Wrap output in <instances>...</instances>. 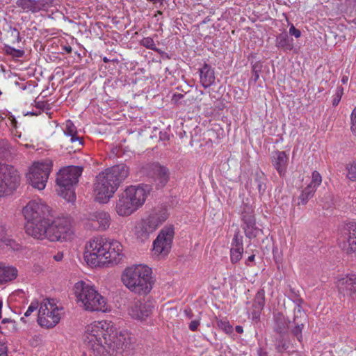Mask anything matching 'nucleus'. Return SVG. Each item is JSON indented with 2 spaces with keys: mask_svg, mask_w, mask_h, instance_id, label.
Listing matches in <instances>:
<instances>
[{
  "mask_svg": "<svg viewBox=\"0 0 356 356\" xmlns=\"http://www.w3.org/2000/svg\"><path fill=\"white\" fill-rule=\"evenodd\" d=\"M1 95V91L0 90V95Z\"/></svg>",
  "mask_w": 356,
  "mask_h": 356,
  "instance_id": "obj_63",
  "label": "nucleus"
},
{
  "mask_svg": "<svg viewBox=\"0 0 356 356\" xmlns=\"http://www.w3.org/2000/svg\"><path fill=\"white\" fill-rule=\"evenodd\" d=\"M235 330L237 333L241 334L243 332V327L241 325H237L235 327Z\"/></svg>",
  "mask_w": 356,
  "mask_h": 356,
  "instance_id": "obj_56",
  "label": "nucleus"
},
{
  "mask_svg": "<svg viewBox=\"0 0 356 356\" xmlns=\"http://www.w3.org/2000/svg\"><path fill=\"white\" fill-rule=\"evenodd\" d=\"M122 284L131 292L147 295L152 289V269L145 264H133L121 274Z\"/></svg>",
  "mask_w": 356,
  "mask_h": 356,
  "instance_id": "obj_4",
  "label": "nucleus"
},
{
  "mask_svg": "<svg viewBox=\"0 0 356 356\" xmlns=\"http://www.w3.org/2000/svg\"><path fill=\"white\" fill-rule=\"evenodd\" d=\"M261 310H259L258 309L255 308L254 309V312H252V320L255 321L256 322L259 320L260 316V312Z\"/></svg>",
  "mask_w": 356,
  "mask_h": 356,
  "instance_id": "obj_52",
  "label": "nucleus"
},
{
  "mask_svg": "<svg viewBox=\"0 0 356 356\" xmlns=\"http://www.w3.org/2000/svg\"><path fill=\"white\" fill-rule=\"evenodd\" d=\"M351 131L356 136V107L354 108V110L352 112L351 114Z\"/></svg>",
  "mask_w": 356,
  "mask_h": 356,
  "instance_id": "obj_46",
  "label": "nucleus"
},
{
  "mask_svg": "<svg viewBox=\"0 0 356 356\" xmlns=\"http://www.w3.org/2000/svg\"><path fill=\"white\" fill-rule=\"evenodd\" d=\"M123 257V246L116 240L95 236L85 245L83 258L92 267L113 266L120 264Z\"/></svg>",
  "mask_w": 356,
  "mask_h": 356,
  "instance_id": "obj_2",
  "label": "nucleus"
},
{
  "mask_svg": "<svg viewBox=\"0 0 356 356\" xmlns=\"http://www.w3.org/2000/svg\"><path fill=\"white\" fill-rule=\"evenodd\" d=\"M265 304V297L264 290L259 291L254 298V306L259 310H262Z\"/></svg>",
  "mask_w": 356,
  "mask_h": 356,
  "instance_id": "obj_35",
  "label": "nucleus"
},
{
  "mask_svg": "<svg viewBox=\"0 0 356 356\" xmlns=\"http://www.w3.org/2000/svg\"><path fill=\"white\" fill-rule=\"evenodd\" d=\"M340 245L347 253L356 252V222L344 224L341 229Z\"/></svg>",
  "mask_w": 356,
  "mask_h": 356,
  "instance_id": "obj_16",
  "label": "nucleus"
},
{
  "mask_svg": "<svg viewBox=\"0 0 356 356\" xmlns=\"http://www.w3.org/2000/svg\"><path fill=\"white\" fill-rule=\"evenodd\" d=\"M140 44L143 47H145L147 49H152V50H155L156 49V44H155L154 40L150 37L144 38L141 40Z\"/></svg>",
  "mask_w": 356,
  "mask_h": 356,
  "instance_id": "obj_42",
  "label": "nucleus"
},
{
  "mask_svg": "<svg viewBox=\"0 0 356 356\" xmlns=\"http://www.w3.org/2000/svg\"><path fill=\"white\" fill-rule=\"evenodd\" d=\"M254 225H255L254 219L252 216H250L248 222L246 221V227H248V228L252 227V228Z\"/></svg>",
  "mask_w": 356,
  "mask_h": 356,
  "instance_id": "obj_53",
  "label": "nucleus"
},
{
  "mask_svg": "<svg viewBox=\"0 0 356 356\" xmlns=\"http://www.w3.org/2000/svg\"><path fill=\"white\" fill-rule=\"evenodd\" d=\"M152 177L158 187L162 188L168 183L170 179V172L167 167L159 163L152 165Z\"/></svg>",
  "mask_w": 356,
  "mask_h": 356,
  "instance_id": "obj_21",
  "label": "nucleus"
},
{
  "mask_svg": "<svg viewBox=\"0 0 356 356\" xmlns=\"http://www.w3.org/2000/svg\"><path fill=\"white\" fill-rule=\"evenodd\" d=\"M77 304L88 312H108L111 307L107 299L96 289L95 286L84 281H79L74 286Z\"/></svg>",
  "mask_w": 356,
  "mask_h": 356,
  "instance_id": "obj_5",
  "label": "nucleus"
},
{
  "mask_svg": "<svg viewBox=\"0 0 356 356\" xmlns=\"http://www.w3.org/2000/svg\"><path fill=\"white\" fill-rule=\"evenodd\" d=\"M129 173V169L124 164L114 165L99 173L94 184L95 201L101 204L108 202Z\"/></svg>",
  "mask_w": 356,
  "mask_h": 356,
  "instance_id": "obj_3",
  "label": "nucleus"
},
{
  "mask_svg": "<svg viewBox=\"0 0 356 356\" xmlns=\"http://www.w3.org/2000/svg\"><path fill=\"white\" fill-rule=\"evenodd\" d=\"M63 307L54 299L45 298L40 303L38 312V323L44 327L51 328L60 321Z\"/></svg>",
  "mask_w": 356,
  "mask_h": 356,
  "instance_id": "obj_10",
  "label": "nucleus"
},
{
  "mask_svg": "<svg viewBox=\"0 0 356 356\" xmlns=\"http://www.w3.org/2000/svg\"><path fill=\"white\" fill-rule=\"evenodd\" d=\"M289 323V321L286 320L283 315L279 314L275 318V331L278 334H286Z\"/></svg>",
  "mask_w": 356,
  "mask_h": 356,
  "instance_id": "obj_28",
  "label": "nucleus"
},
{
  "mask_svg": "<svg viewBox=\"0 0 356 356\" xmlns=\"http://www.w3.org/2000/svg\"><path fill=\"white\" fill-rule=\"evenodd\" d=\"M0 356H7V347L0 341Z\"/></svg>",
  "mask_w": 356,
  "mask_h": 356,
  "instance_id": "obj_51",
  "label": "nucleus"
},
{
  "mask_svg": "<svg viewBox=\"0 0 356 356\" xmlns=\"http://www.w3.org/2000/svg\"><path fill=\"white\" fill-rule=\"evenodd\" d=\"M200 324V318L199 317L197 319L191 321V322L189 323V325H188L189 329L193 332L196 331L197 330Z\"/></svg>",
  "mask_w": 356,
  "mask_h": 356,
  "instance_id": "obj_49",
  "label": "nucleus"
},
{
  "mask_svg": "<svg viewBox=\"0 0 356 356\" xmlns=\"http://www.w3.org/2000/svg\"><path fill=\"white\" fill-rule=\"evenodd\" d=\"M266 180L265 175L261 171H257L254 175V182L257 184V187L260 193H262L266 190Z\"/></svg>",
  "mask_w": 356,
  "mask_h": 356,
  "instance_id": "obj_32",
  "label": "nucleus"
},
{
  "mask_svg": "<svg viewBox=\"0 0 356 356\" xmlns=\"http://www.w3.org/2000/svg\"><path fill=\"white\" fill-rule=\"evenodd\" d=\"M82 168L78 166H68L57 174L56 189L58 194L67 202H73L76 199L74 186L78 182Z\"/></svg>",
  "mask_w": 356,
  "mask_h": 356,
  "instance_id": "obj_8",
  "label": "nucleus"
},
{
  "mask_svg": "<svg viewBox=\"0 0 356 356\" xmlns=\"http://www.w3.org/2000/svg\"><path fill=\"white\" fill-rule=\"evenodd\" d=\"M217 324L227 334H232L234 332V328L228 321L220 320L217 322Z\"/></svg>",
  "mask_w": 356,
  "mask_h": 356,
  "instance_id": "obj_40",
  "label": "nucleus"
},
{
  "mask_svg": "<svg viewBox=\"0 0 356 356\" xmlns=\"http://www.w3.org/2000/svg\"><path fill=\"white\" fill-rule=\"evenodd\" d=\"M63 49L67 52V53H71L72 51V48L70 47V46H65L63 47Z\"/></svg>",
  "mask_w": 356,
  "mask_h": 356,
  "instance_id": "obj_57",
  "label": "nucleus"
},
{
  "mask_svg": "<svg viewBox=\"0 0 356 356\" xmlns=\"http://www.w3.org/2000/svg\"><path fill=\"white\" fill-rule=\"evenodd\" d=\"M321 182L322 177L320 173L317 171H314L312 175L311 182L305 188L298 197V204H306L308 200L314 196L317 187L321 185Z\"/></svg>",
  "mask_w": 356,
  "mask_h": 356,
  "instance_id": "obj_18",
  "label": "nucleus"
},
{
  "mask_svg": "<svg viewBox=\"0 0 356 356\" xmlns=\"http://www.w3.org/2000/svg\"><path fill=\"white\" fill-rule=\"evenodd\" d=\"M337 287L341 293L350 296L353 300H356L355 275L339 279L337 281Z\"/></svg>",
  "mask_w": 356,
  "mask_h": 356,
  "instance_id": "obj_19",
  "label": "nucleus"
},
{
  "mask_svg": "<svg viewBox=\"0 0 356 356\" xmlns=\"http://www.w3.org/2000/svg\"><path fill=\"white\" fill-rule=\"evenodd\" d=\"M258 355L259 356H268L267 353L263 352L261 349L258 350Z\"/></svg>",
  "mask_w": 356,
  "mask_h": 356,
  "instance_id": "obj_59",
  "label": "nucleus"
},
{
  "mask_svg": "<svg viewBox=\"0 0 356 356\" xmlns=\"http://www.w3.org/2000/svg\"><path fill=\"white\" fill-rule=\"evenodd\" d=\"M275 46L284 51H291L294 48L293 39L286 33H280L276 37Z\"/></svg>",
  "mask_w": 356,
  "mask_h": 356,
  "instance_id": "obj_25",
  "label": "nucleus"
},
{
  "mask_svg": "<svg viewBox=\"0 0 356 356\" xmlns=\"http://www.w3.org/2000/svg\"><path fill=\"white\" fill-rule=\"evenodd\" d=\"M35 106L37 108L42 111L49 109V104L44 101L35 102Z\"/></svg>",
  "mask_w": 356,
  "mask_h": 356,
  "instance_id": "obj_48",
  "label": "nucleus"
},
{
  "mask_svg": "<svg viewBox=\"0 0 356 356\" xmlns=\"http://www.w3.org/2000/svg\"><path fill=\"white\" fill-rule=\"evenodd\" d=\"M348 76L346 75L343 76V77L341 78V82L343 84H346L348 83Z\"/></svg>",
  "mask_w": 356,
  "mask_h": 356,
  "instance_id": "obj_58",
  "label": "nucleus"
},
{
  "mask_svg": "<svg viewBox=\"0 0 356 356\" xmlns=\"http://www.w3.org/2000/svg\"><path fill=\"white\" fill-rule=\"evenodd\" d=\"M288 159L286 154L283 151H276L272 154V164L280 177L286 175Z\"/></svg>",
  "mask_w": 356,
  "mask_h": 356,
  "instance_id": "obj_23",
  "label": "nucleus"
},
{
  "mask_svg": "<svg viewBox=\"0 0 356 356\" xmlns=\"http://www.w3.org/2000/svg\"><path fill=\"white\" fill-rule=\"evenodd\" d=\"M289 33L291 35L294 36L296 38H298L301 36V31L299 29H297L293 24H291Z\"/></svg>",
  "mask_w": 356,
  "mask_h": 356,
  "instance_id": "obj_47",
  "label": "nucleus"
},
{
  "mask_svg": "<svg viewBox=\"0 0 356 356\" xmlns=\"http://www.w3.org/2000/svg\"><path fill=\"white\" fill-rule=\"evenodd\" d=\"M4 243L13 250H17V244L7 235V229L4 225H0V243Z\"/></svg>",
  "mask_w": 356,
  "mask_h": 356,
  "instance_id": "obj_30",
  "label": "nucleus"
},
{
  "mask_svg": "<svg viewBox=\"0 0 356 356\" xmlns=\"http://www.w3.org/2000/svg\"><path fill=\"white\" fill-rule=\"evenodd\" d=\"M63 254L62 252H58L56 254H55L54 256V259L56 261H60L63 259Z\"/></svg>",
  "mask_w": 356,
  "mask_h": 356,
  "instance_id": "obj_54",
  "label": "nucleus"
},
{
  "mask_svg": "<svg viewBox=\"0 0 356 356\" xmlns=\"http://www.w3.org/2000/svg\"><path fill=\"white\" fill-rule=\"evenodd\" d=\"M347 177L351 181H356V162H353L347 166Z\"/></svg>",
  "mask_w": 356,
  "mask_h": 356,
  "instance_id": "obj_41",
  "label": "nucleus"
},
{
  "mask_svg": "<svg viewBox=\"0 0 356 356\" xmlns=\"http://www.w3.org/2000/svg\"><path fill=\"white\" fill-rule=\"evenodd\" d=\"M10 146L7 140H0V159L8 156L10 153Z\"/></svg>",
  "mask_w": 356,
  "mask_h": 356,
  "instance_id": "obj_38",
  "label": "nucleus"
},
{
  "mask_svg": "<svg viewBox=\"0 0 356 356\" xmlns=\"http://www.w3.org/2000/svg\"><path fill=\"white\" fill-rule=\"evenodd\" d=\"M307 321V314L302 311L300 305H298L294 309L293 322L298 321L304 322Z\"/></svg>",
  "mask_w": 356,
  "mask_h": 356,
  "instance_id": "obj_34",
  "label": "nucleus"
},
{
  "mask_svg": "<svg viewBox=\"0 0 356 356\" xmlns=\"http://www.w3.org/2000/svg\"><path fill=\"white\" fill-rule=\"evenodd\" d=\"M111 216L106 211L99 210L88 213L84 218L86 229L94 231H105L111 225Z\"/></svg>",
  "mask_w": 356,
  "mask_h": 356,
  "instance_id": "obj_15",
  "label": "nucleus"
},
{
  "mask_svg": "<svg viewBox=\"0 0 356 356\" xmlns=\"http://www.w3.org/2000/svg\"><path fill=\"white\" fill-rule=\"evenodd\" d=\"M29 114L31 115H38V113H33V112L27 113L26 115H29Z\"/></svg>",
  "mask_w": 356,
  "mask_h": 356,
  "instance_id": "obj_61",
  "label": "nucleus"
},
{
  "mask_svg": "<svg viewBox=\"0 0 356 356\" xmlns=\"http://www.w3.org/2000/svg\"><path fill=\"white\" fill-rule=\"evenodd\" d=\"M174 234V229L172 227L163 228L153 242L154 254L161 257L168 255L172 247Z\"/></svg>",
  "mask_w": 356,
  "mask_h": 356,
  "instance_id": "obj_14",
  "label": "nucleus"
},
{
  "mask_svg": "<svg viewBox=\"0 0 356 356\" xmlns=\"http://www.w3.org/2000/svg\"><path fill=\"white\" fill-rule=\"evenodd\" d=\"M262 65L260 62H256L252 65V79L255 82L259 77V72L261 71Z\"/></svg>",
  "mask_w": 356,
  "mask_h": 356,
  "instance_id": "obj_44",
  "label": "nucleus"
},
{
  "mask_svg": "<svg viewBox=\"0 0 356 356\" xmlns=\"http://www.w3.org/2000/svg\"><path fill=\"white\" fill-rule=\"evenodd\" d=\"M16 5L24 12L35 13V0H17Z\"/></svg>",
  "mask_w": 356,
  "mask_h": 356,
  "instance_id": "obj_31",
  "label": "nucleus"
},
{
  "mask_svg": "<svg viewBox=\"0 0 356 356\" xmlns=\"http://www.w3.org/2000/svg\"><path fill=\"white\" fill-rule=\"evenodd\" d=\"M19 171L12 165L0 164V197L13 193L20 184Z\"/></svg>",
  "mask_w": 356,
  "mask_h": 356,
  "instance_id": "obj_12",
  "label": "nucleus"
},
{
  "mask_svg": "<svg viewBox=\"0 0 356 356\" xmlns=\"http://www.w3.org/2000/svg\"><path fill=\"white\" fill-rule=\"evenodd\" d=\"M39 307H40L39 302L37 300H33L31 302V304L29 306V307L26 309V311L25 312L24 317L21 318V320L22 321L25 322L24 317H29L34 312H35L38 309H39Z\"/></svg>",
  "mask_w": 356,
  "mask_h": 356,
  "instance_id": "obj_37",
  "label": "nucleus"
},
{
  "mask_svg": "<svg viewBox=\"0 0 356 356\" xmlns=\"http://www.w3.org/2000/svg\"><path fill=\"white\" fill-rule=\"evenodd\" d=\"M52 167L53 161L49 159L34 162L26 174L28 183L39 191L44 189Z\"/></svg>",
  "mask_w": 356,
  "mask_h": 356,
  "instance_id": "obj_11",
  "label": "nucleus"
},
{
  "mask_svg": "<svg viewBox=\"0 0 356 356\" xmlns=\"http://www.w3.org/2000/svg\"><path fill=\"white\" fill-rule=\"evenodd\" d=\"M123 193L138 210L144 204L149 193V188L147 186H130L126 188Z\"/></svg>",
  "mask_w": 356,
  "mask_h": 356,
  "instance_id": "obj_17",
  "label": "nucleus"
},
{
  "mask_svg": "<svg viewBox=\"0 0 356 356\" xmlns=\"http://www.w3.org/2000/svg\"><path fill=\"white\" fill-rule=\"evenodd\" d=\"M200 82L205 88L211 86L215 81L214 72L212 68L207 64L200 70Z\"/></svg>",
  "mask_w": 356,
  "mask_h": 356,
  "instance_id": "obj_24",
  "label": "nucleus"
},
{
  "mask_svg": "<svg viewBox=\"0 0 356 356\" xmlns=\"http://www.w3.org/2000/svg\"><path fill=\"white\" fill-rule=\"evenodd\" d=\"M184 313H185V315H186L188 318H192V312H191V309H185Z\"/></svg>",
  "mask_w": 356,
  "mask_h": 356,
  "instance_id": "obj_55",
  "label": "nucleus"
},
{
  "mask_svg": "<svg viewBox=\"0 0 356 356\" xmlns=\"http://www.w3.org/2000/svg\"><path fill=\"white\" fill-rule=\"evenodd\" d=\"M0 328H5L8 331L15 329V322L10 318H5L1 320Z\"/></svg>",
  "mask_w": 356,
  "mask_h": 356,
  "instance_id": "obj_39",
  "label": "nucleus"
},
{
  "mask_svg": "<svg viewBox=\"0 0 356 356\" xmlns=\"http://www.w3.org/2000/svg\"><path fill=\"white\" fill-rule=\"evenodd\" d=\"M254 257H255L254 254H252V255L249 256L248 258V261L250 262H253L254 260Z\"/></svg>",
  "mask_w": 356,
  "mask_h": 356,
  "instance_id": "obj_60",
  "label": "nucleus"
},
{
  "mask_svg": "<svg viewBox=\"0 0 356 356\" xmlns=\"http://www.w3.org/2000/svg\"><path fill=\"white\" fill-rule=\"evenodd\" d=\"M245 208H246V213H247V212H248V210L249 211V210H250V209H249V208L248 209V206H247V205L245 206Z\"/></svg>",
  "mask_w": 356,
  "mask_h": 356,
  "instance_id": "obj_62",
  "label": "nucleus"
},
{
  "mask_svg": "<svg viewBox=\"0 0 356 356\" xmlns=\"http://www.w3.org/2000/svg\"><path fill=\"white\" fill-rule=\"evenodd\" d=\"M286 334H279V336L275 339V346L279 353L286 350L289 347V342L286 337Z\"/></svg>",
  "mask_w": 356,
  "mask_h": 356,
  "instance_id": "obj_29",
  "label": "nucleus"
},
{
  "mask_svg": "<svg viewBox=\"0 0 356 356\" xmlns=\"http://www.w3.org/2000/svg\"><path fill=\"white\" fill-rule=\"evenodd\" d=\"M243 237L239 231L235 230V234L232 242L230 258L232 263L238 262L242 259L243 254Z\"/></svg>",
  "mask_w": 356,
  "mask_h": 356,
  "instance_id": "obj_20",
  "label": "nucleus"
},
{
  "mask_svg": "<svg viewBox=\"0 0 356 356\" xmlns=\"http://www.w3.org/2000/svg\"><path fill=\"white\" fill-rule=\"evenodd\" d=\"M155 308V301L150 298L135 299L127 307L129 316L136 321H145L151 316Z\"/></svg>",
  "mask_w": 356,
  "mask_h": 356,
  "instance_id": "obj_13",
  "label": "nucleus"
},
{
  "mask_svg": "<svg viewBox=\"0 0 356 356\" xmlns=\"http://www.w3.org/2000/svg\"><path fill=\"white\" fill-rule=\"evenodd\" d=\"M343 93V88L341 86H339L336 89L335 94L334 95V97L332 99V105L334 106H337L339 103L340 102V100L341 99V97Z\"/></svg>",
  "mask_w": 356,
  "mask_h": 356,
  "instance_id": "obj_43",
  "label": "nucleus"
},
{
  "mask_svg": "<svg viewBox=\"0 0 356 356\" xmlns=\"http://www.w3.org/2000/svg\"><path fill=\"white\" fill-rule=\"evenodd\" d=\"M63 130L65 135L70 138L71 143L78 142L79 145H83L82 139L77 136L76 127L71 120H68L65 122Z\"/></svg>",
  "mask_w": 356,
  "mask_h": 356,
  "instance_id": "obj_27",
  "label": "nucleus"
},
{
  "mask_svg": "<svg viewBox=\"0 0 356 356\" xmlns=\"http://www.w3.org/2000/svg\"><path fill=\"white\" fill-rule=\"evenodd\" d=\"M168 215L165 208L154 209L147 218L136 224L134 228L135 235L142 241L147 239L150 234L167 220Z\"/></svg>",
  "mask_w": 356,
  "mask_h": 356,
  "instance_id": "obj_9",
  "label": "nucleus"
},
{
  "mask_svg": "<svg viewBox=\"0 0 356 356\" xmlns=\"http://www.w3.org/2000/svg\"><path fill=\"white\" fill-rule=\"evenodd\" d=\"M137 211V209L122 192L119 195L118 201L115 205V211L120 216H129L134 212Z\"/></svg>",
  "mask_w": 356,
  "mask_h": 356,
  "instance_id": "obj_22",
  "label": "nucleus"
},
{
  "mask_svg": "<svg viewBox=\"0 0 356 356\" xmlns=\"http://www.w3.org/2000/svg\"><path fill=\"white\" fill-rule=\"evenodd\" d=\"M35 13L43 11V0H35Z\"/></svg>",
  "mask_w": 356,
  "mask_h": 356,
  "instance_id": "obj_50",
  "label": "nucleus"
},
{
  "mask_svg": "<svg viewBox=\"0 0 356 356\" xmlns=\"http://www.w3.org/2000/svg\"><path fill=\"white\" fill-rule=\"evenodd\" d=\"M22 213L27 221L25 226L26 232L32 237L33 234H31V229H41V227H43L49 218L51 217L49 207L41 199L29 201L24 207Z\"/></svg>",
  "mask_w": 356,
  "mask_h": 356,
  "instance_id": "obj_7",
  "label": "nucleus"
},
{
  "mask_svg": "<svg viewBox=\"0 0 356 356\" xmlns=\"http://www.w3.org/2000/svg\"><path fill=\"white\" fill-rule=\"evenodd\" d=\"M295 323V327L291 330V333L296 337L299 341H301L302 339V332L305 325L304 322L298 321Z\"/></svg>",
  "mask_w": 356,
  "mask_h": 356,
  "instance_id": "obj_36",
  "label": "nucleus"
},
{
  "mask_svg": "<svg viewBox=\"0 0 356 356\" xmlns=\"http://www.w3.org/2000/svg\"><path fill=\"white\" fill-rule=\"evenodd\" d=\"M83 340L97 354L123 356L134 337L127 330L118 331L113 322L103 320L86 325Z\"/></svg>",
  "mask_w": 356,
  "mask_h": 356,
  "instance_id": "obj_1",
  "label": "nucleus"
},
{
  "mask_svg": "<svg viewBox=\"0 0 356 356\" xmlns=\"http://www.w3.org/2000/svg\"><path fill=\"white\" fill-rule=\"evenodd\" d=\"M17 276V270L15 267L0 263V283L15 280Z\"/></svg>",
  "mask_w": 356,
  "mask_h": 356,
  "instance_id": "obj_26",
  "label": "nucleus"
},
{
  "mask_svg": "<svg viewBox=\"0 0 356 356\" xmlns=\"http://www.w3.org/2000/svg\"><path fill=\"white\" fill-rule=\"evenodd\" d=\"M44 12L54 13L58 10L59 6L55 0H43Z\"/></svg>",
  "mask_w": 356,
  "mask_h": 356,
  "instance_id": "obj_33",
  "label": "nucleus"
},
{
  "mask_svg": "<svg viewBox=\"0 0 356 356\" xmlns=\"http://www.w3.org/2000/svg\"><path fill=\"white\" fill-rule=\"evenodd\" d=\"M8 53L9 54H10L11 56H13V57H16V58H20V57H22L24 54V51L23 50H21V49H16L15 48H11L10 47L8 50H7Z\"/></svg>",
  "mask_w": 356,
  "mask_h": 356,
  "instance_id": "obj_45",
  "label": "nucleus"
},
{
  "mask_svg": "<svg viewBox=\"0 0 356 356\" xmlns=\"http://www.w3.org/2000/svg\"><path fill=\"white\" fill-rule=\"evenodd\" d=\"M33 237L36 239H48L50 241H67L73 238L74 231L71 220L67 218H57L51 220L50 218L41 229H31Z\"/></svg>",
  "mask_w": 356,
  "mask_h": 356,
  "instance_id": "obj_6",
  "label": "nucleus"
}]
</instances>
